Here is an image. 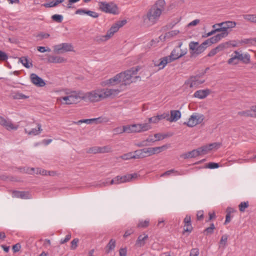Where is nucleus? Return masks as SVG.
Masks as SVG:
<instances>
[{
	"label": "nucleus",
	"mask_w": 256,
	"mask_h": 256,
	"mask_svg": "<svg viewBox=\"0 0 256 256\" xmlns=\"http://www.w3.org/2000/svg\"><path fill=\"white\" fill-rule=\"evenodd\" d=\"M204 82L205 80L202 79L200 76L196 75L190 77V78L185 82V84L188 85L190 88H196Z\"/></svg>",
	"instance_id": "obj_8"
},
{
	"label": "nucleus",
	"mask_w": 256,
	"mask_h": 256,
	"mask_svg": "<svg viewBox=\"0 0 256 256\" xmlns=\"http://www.w3.org/2000/svg\"><path fill=\"white\" fill-rule=\"evenodd\" d=\"M179 58H180L179 50L178 48H175L172 50L170 56L160 58V62L156 66H159V69H163L167 64Z\"/></svg>",
	"instance_id": "obj_5"
},
{
	"label": "nucleus",
	"mask_w": 256,
	"mask_h": 256,
	"mask_svg": "<svg viewBox=\"0 0 256 256\" xmlns=\"http://www.w3.org/2000/svg\"><path fill=\"white\" fill-rule=\"evenodd\" d=\"M198 45V42H191L189 44V48L191 55L192 56L195 54V52L196 50V47Z\"/></svg>",
	"instance_id": "obj_31"
},
{
	"label": "nucleus",
	"mask_w": 256,
	"mask_h": 256,
	"mask_svg": "<svg viewBox=\"0 0 256 256\" xmlns=\"http://www.w3.org/2000/svg\"><path fill=\"white\" fill-rule=\"evenodd\" d=\"M120 76H122L121 74H116L115 76H114L113 78L106 80L104 82L105 85L112 86L118 84L120 83H122L120 80Z\"/></svg>",
	"instance_id": "obj_14"
},
{
	"label": "nucleus",
	"mask_w": 256,
	"mask_h": 256,
	"mask_svg": "<svg viewBox=\"0 0 256 256\" xmlns=\"http://www.w3.org/2000/svg\"><path fill=\"white\" fill-rule=\"evenodd\" d=\"M11 96L14 100H24L29 98L28 96H26L19 92H12Z\"/></svg>",
	"instance_id": "obj_26"
},
{
	"label": "nucleus",
	"mask_w": 256,
	"mask_h": 256,
	"mask_svg": "<svg viewBox=\"0 0 256 256\" xmlns=\"http://www.w3.org/2000/svg\"><path fill=\"white\" fill-rule=\"evenodd\" d=\"M197 150L198 153V156L205 154L210 150L208 145H205L200 148H197Z\"/></svg>",
	"instance_id": "obj_29"
},
{
	"label": "nucleus",
	"mask_w": 256,
	"mask_h": 256,
	"mask_svg": "<svg viewBox=\"0 0 256 256\" xmlns=\"http://www.w3.org/2000/svg\"><path fill=\"white\" fill-rule=\"evenodd\" d=\"M106 36V35H103V36H102V35L97 36L95 38L94 40L98 42H105L110 38H108Z\"/></svg>",
	"instance_id": "obj_39"
},
{
	"label": "nucleus",
	"mask_w": 256,
	"mask_h": 256,
	"mask_svg": "<svg viewBox=\"0 0 256 256\" xmlns=\"http://www.w3.org/2000/svg\"><path fill=\"white\" fill-rule=\"evenodd\" d=\"M205 49L203 48V46H202V44H199L198 43V45L196 47V50L195 52L196 54H198L202 52Z\"/></svg>",
	"instance_id": "obj_55"
},
{
	"label": "nucleus",
	"mask_w": 256,
	"mask_h": 256,
	"mask_svg": "<svg viewBox=\"0 0 256 256\" xmlns=\"http://www.w3.org/2000/svg\"><path fill=\"white\" fill-rule=\"evenodd\" d=\"M98 6L100 9L104 12L114 14H118V6L114 3L100 2Z\"/></svg>",
	"instance_id": "obj_6"
},
{
	"label": "nucleus",
	"mask_w": 256,
	"mask_h": 256,
	"mask_svg": "<svg viewBox=\"0 0 256 256\" xmlns=\"http://www.w3.org/2000/svg\"><path fill=\"white\" fill-rule=\"evenodd\" d=\"M52 19L56 22L60 23L63 20V16L62 15L56 14L52 16Z\"/></svg>",
	"instance_id": "obj_41"
},
{
	"label": "nucleus",
	"mask_w": 256,
	"mask_h": 256,
	"mask_svg": "<svg viewBox=\"0 0 256 256\" xmlns=\"http://www.w3.org/2000/svg\"><path fill=\"white\" fill-rule=\"evenodd\" d=\"M134 156H135L134 152V154H132V152H128V154H124L122 155L121 156V158L124 160H128L131 159V158L136 159V158H135Z\"/></svg>",
	"instance_id": "obj_38"
},
{
	"label": "nucleus",
	"mask_w": 256,
	"mask_h": 256,
	"mask_svg": "<svg viewBox=\"0 0 256 256\" xmlns=\"http://www.w3.org/2000/svg\"><path fill=\"white\" fill-rule=\"evenodd\" d=\"M180 33V31L178 30H173L170 31L166 33L164 35L165 38H169L172 37H173Z\"/></svg>",
	"instance_id": "obj_35"
},
{
	"label": "nucleus",
	"mask_w": 256,
	"mask_h": 256,
	"mask_svg": "<svg viewBox=\"0 0 256 256\" xmlns=\"http://www.w3.org/2000/svg\"><path fill=\"white\" fill-rule=\"evenodd\" d=\"M8 58V56L2 50H0V60H6Z\"/></svg>",
	"instance_id": "obj_64"
},
{
	"label": "nucleus",
	"mask_w": 256,
	"mask_h": 256,
	"mask_svg": "<svg viewBox=\"0 0 256 256\" xmlns=\"http://www.w3.org/2000/svg\"><path fill=\"white\" fill-rule=\"evenodd\" d=\"M184 232H190L192 230V227L191 224V218L190 216L186 215L184 218Z\"/></svg>",
	"instance_id": "obj_19"
},
{
	"label": "nucleus",
	"mask_w": 256,
	"mask_h": 256,
	"mask_svg": "<svg viewBox=\"0 0 256 256\" xmlns=\"http://www.w3.org/2000/svg\"><path fill=\"white\" fill-rule=\"evenodd\" d=\"M48 61L52 63H62L66 62V60L62 56L49 55L48 58Z\"/></svg>",
	"instance_id": "obj_20"
},
{
	"label": "nucleus",
	"mask_w": 256,
	"mask_h": 256,
	"mask_svg": "<svg viewBox=\"0 0 256 256\" xmlns=\"http://www.w3.org/2000/svg\"><path fill=\"white\" fill-rule=\"evenodd\" d=\"M234 54L237 56V58L238 60L242 61L243 63L248 64L250 62V56L248 54H240L236 50L234 52Z\"/></svg>",
	"instance_id": "obj_15"
},
{
	"label": "nucleus",
	"mask_w": 256,
	"mask_h": 256,
	"mask_svg": "<svg viewBox=\"0 0 256 256\" xmlns=\"http://www.w3.org/2000/svg\"><path fill=\"white\" fill-rule=\"evenodd\" d=\"M219 167V164L218 163L210 162L208 164L206 168L210 169L216 168Z\"/></svg>",
	"instance_id": "obj_59"
},
{
	"label": "nucleus",
	"mask_w": 256,
	"mask_h": 256,
	"mask_svg": "<svg viewBox=\"0 0 256 256\" xmlns=\"http://www.w3.org/2000/svg\"><path fill=\"white\" fill-rule=\"evenodd\" d=\"M210 93L209 89L200 90L196 91L194 96L195 98L203 99L206 98Z\"/></svg>",
	"instance_id": "obj_17"
},
{
	"label": "nucleus",
	"mask_w": 256,
	"mask_h": 256,
	"mask_svg": "<svg viewBox=\"0 0 256 256\" xmlns=\"http://www.w3.org/2000/svg\"><path fill=\"white\" fill-rule=\"evenodd\" d=\"M249 204L248 202H241L238 206L239 210L241 212H244L246 208L248 207Z\"/></svg>",
	"instance_id": "obj_37"
},
{
	"label": "nucleus",
	"mask_w": 256,
	"mask_h": 256,
	"mask_svg": "<svg viewBox=\"0 0 256 256\" xmlns=\"http://www.w3.org/2000/svg\"><path fill=\"white\" fill-rule=\"evenodd\" d=\"M100 119V118H90V119H84V123H86L87 124H90L94 122H96V123H97L98 120Z\"/></svg>",
	"instance_id": "obj_50"
},
{
	"label": "nucleus",
	"mask_w": 256,
	"mask_h": 256,
	"mask_svg": "<svg viewBox=\"0 0 256 256\" xmlns=\"http://www.w3.org/2000/svg\"><path fill=\"white\" fill-rule=\"evenodd\" d=\"M19 61L26 68H30L32 66V63L29 62L27 57L22 56L20 58Z\"/></svg>",
	"instance_id": "obj_27"
},
{
	"label": "nucleus",
	"mask_w": 256,
	"mask_h": 256,
	"mask_svg": "<svg viewBox=\"0 0 256 256\" xmlns=\"http://www.w3.org/2000/svg\"><path fill=\"white\" fill-rule=\"evenodd\" d=\"M30 171H31V172H30V174H31L35 173L36 174H40L42 176H47L48 175V171L44 169H42L40 168H32L30 169Z\"/></svg>",
	"instance_id": "obj_28"
},
{
	"label": "nucleus",
	"mask_w": 256,
	"mask_h": 256,
	"mask_svg": "<svg viewBox=\"0 0 256 256\" xmlns=\"http://www.w3.org/2000/svg\"><path fill=\"white\" fill-rule=\"evenodd\" d=\"M2 126L8 130H16L18 128V126L14 124L8 118H7V120Z\"/></svg>",
	"instance_id": "obj_22"
},
{
	"label": "nucleus",
	"mask_w": 256,
	"mask_h": 256,
	"mask_svg": "<svg viewBox=\"0 0 256 256\" xmlns=\"http://www.w3.org/2000/svg\"><path fill=\"white\" fill-rule=\"evenodd\" d=\"M150 220H144L140 221L138 224V228H146L149 225Z\"/></svg>",
	"instance_id": "obj_40"
},
{
	"label": "nucleus",
	"mask_w": 256,
	"mask_h": 256,
	"mask_svg": "<svg viewBox=\"0 0 256 256\" xmlns=\"http://www.w3.org/2000/svg\"><path fill=\"white\" fill-rule=\"evenodd\" d=\"M86 14L94 18H96L98 16V13L89 10H86Z\"/></svg>",
	"instance_id": "obj_57"
},
{
	"label": "nucleus",
	"mask_w": 256,
	"mask_h": 256,
	"mask_svg": "<svg viewBox=\"0 0 256 256\" xmlns=\"http://www.w3.org/2000/svg\"><path fill=\"white\" fill-rule=\"evenodd\" d=\"M156 140H154L153 138H152V137H149L146 140H144L142 141L140 144H138V146H148V144H147V142H154L155 141H156Z\"/></svg>",
	"instance_id": "obj_45"
},
{
	"label": "nucleus",
	"mask_w": 256,
	"mask_h": 256,
	"mask_svg": "<svg viewBox=\"0 0 256 256\" xmlns=\"http://www.w3.org/2000/svg\"><path fill=\"white\" fill-rule=\"evenodd\" d=\"M222 146V144L220 142H214L212 144H208V146L210 150H217L220 148Z\"/></svg>",
	"instance_id": "obj_43"
},
{
	"label": "nucleus",
	"mask_w": 256,
	"mask_h": 256,
	"mask_svg": "<svg viewBox=\"0 0 256 256\" xmlns=\"http://www.w3.org/2000/svg\"><path fill=\"white\" fill-rule=\"evenodd\" d=\"M220 34H217L216 36L218 38L219 41L222 38L227 36L229 34L228 31H220Z\"/></svg>",
	"instance_id": "obj_47"
},
{
	"label": "nucleus",
	"mask_w": 256,
	"mask_h": 256,
	"mask_svg": "<svg viewBox=\"0 0 256 256\" xmlns=\"http://www.w3.org/2000/svg\"><path fill=\"white\" fill-rule=\"evenodd\" d=\"M199 254V250L197 248H194L191 250L190 256H198Z\"/></svg>",
	"instance_id": "obj_54"
},
{
	"label": "nucleus",
	"mask_w": 256,
	"mask_h": 256,
	"mask_svg": "<svg viewBox=\"0 0 256 256\" xmlns=\"http://www.w3.org/2000/svg\"><path fill=\"white\" fill-rule=\"evenodd\" d=\"M198 156V153L197 149H196L185 154H183L180 156V157L184 159H187L189 158H196Z\"/></svg>",
	"instance_id": "obj_21"
},
{
	"label": "nucleus",
	"mask_w": 256,
	"mask_h": 256,
	"mask_svg": "<svg viewBox=\"0 0 256 256\" xmlns=\"http://www.w3.org/2000/svg\"><path fill=\"white\" fill-rule=\"evenodd\" d=\"M100 147L94 146L89 148L88 152L90 153L96 154L99 153Z\"/></svg>",
	"instance_id": "obj_61"
},
{
	"label": "nucleus",
	"mask_w": 256,
	"mask_h": 256,
	"mask_svg": "<svg viewBox=\"0 0 256 256\" xmlns=\"http://www.w3.org/2000/svg\"><path fill=\"white\" fill-rule=\"evenodd\" d=\"M148 238V234H144V235L139 236L136 242V244L140 247L144 246L146 244V240H147Z\"/></svg>",
	"instance_id": "obj_24"
},
{
	"label": "nucleus",
	"mask_w": 256,
	"mask_h": 256,
	"mask_svg": "<svg viewBox=\"0 0 256 256\" xmlns=\"http://www.w3.org/2000/svg\"><path fill=\"white\" fill-rule=\"evenodd\" d=\"M172 174H174L175 175H182V174L180 173L179 172L176 170L174 169L166 171L164 173L161 174L160 176H170Z\"/></svg>",
	"instance_id": "obj_33"
},
{
	"label": "nucleus",
	"mask_w": 256,
	"mask_h": 256,
	"mask_svg": "<svg viewBox=\"0 0 256 256\" xmlns=\"http://www.w3.org/2000/svg\"><path fill=\"white\" fill-rule=\"evenodd\" d=\"M38 50L40 52H50L51 51L50 48H46L44 46H38L37 48Z\"/></svg>",
	"instance_id": "obj_63"
},
{
	"label": "nucleus",
	"mask_w": 256,
	"mask_h": 256,
	"mask_svg": "<svg viewBox=\"0 0 256 256\" xmlns=\"http://www.w3.org/2000/svg\"><path fill=\"white\" fill-rule=\"evenodd\" d=\"M231 208H228L226 210L227 214H226V220L224 222V224H227L230 221V212Z\"/></svg>",
	"instance_id": "obj_49"
},
{
	"label": "nucleus",
	"mask_w": 256,
	"mask_h": 256,
	"mask_svg": "<svg viewBox=\"0 0 256 256\" xmlns=\"http://www.w3.org/2000/svg\"><path fill=\"white\" fill-rule=\"evenodd\" d=\"M79 242V240L77 238L74 239L70 242V249L74 250L78 247V244Z\"/></svg>",
	"instance_id": "obj_48"
},
{
	"label": "nucleus",
	"mask_w": 256,
	"mask_h": 256,
	"mask_svg": "<svg viewBox=\"0 0 256 256\" xmlns=\"http://www.w3.org/2000/svg\"><path fill=\"white\" fill-rule=\"evenodd\" d=\"M116 178L117 180L116 182H118V184L124 182H128L126 174L124 176H118L116 177Z\"/></svg>",
	"instance_id": "obj_34"
},
{
	"label": "nucleus",
	"mask_w": 256,
	"mask_h": 256,
	"mask_svg": "<svg viewBox=\"0 0 256 256\" xmlns=\"http://www.w3.org/2000/svg\"><path fill=\"white\" fill-rule=\"evenodd\" d=\"M140 132L147 131L151 128L150 125L148 123L140 124Z\"/></svg>",
	"instance_id": "obj_36"
},
{
	"label": "nucleus",
	"mask_w": 256,
	"mask_h": 256,
	"mask_svg": "<svg viewBox=\"0 0 256 256\" xmlns=\"http://www.w3.org/2000/svg\"><path fill=\"white\" fill-rule=\"evenodd\" d=\"M135 158H142L150 156V153L149 148L134 151Z\"/></svg>",
	"instance_id": "obj_12"
},
{
	"label": "nucleus",
	"mask_w": 256,
	"mask_h": 256,
	"mask_svg": "<svg viewBox=\"0 0 256 256\" xmlns=\"http://www.w3.org/2000/svg\"><path fill=\"white\" fill-rule=\"evenodd\" d=\"M54 51L56 53H62L64 52L72 51L73 49L72 46L68 43H62L56 45L54 46Z\"/></svg>",
	"instance_id": "obj_10"
},
{
	"label": "nucleus",
	"mask_w": 256,
	"mask_h": 256,
	"mask_svg": "<svg viewBox=\"0 0 256 256\" xmlns=\"http://www.w3.org/2000/svg\"><path fill=\"white\" fill-rule=\"evenodd\" d=\"M114 133L115 134H120L124 132V126L122 127H118L114 129Z\"/></svg>",
	"instance_id": "obj_53"
},
{
	"label": "nucleus",
	"mask_w": 256,
	"mask_h": 256,
	"mask_svg": "<svg viewBox=\"0 0 256 256\" xmlns=\"http://www.w3.org/2000/svg\"><path fill=\"white\" fill-rule=\"evenodd\" d=\"M56 4L54 2V0H53L49 2L44 3L42 4V6L45 8H52L56 6Z\"/></svg>",
	"instance_id": "obj_60"
},
{
	"label": "nucleus",
	"mask_w": 256,
	"mask_h": 256,
	"mask_svg": "<svg viewBox=\"0 0 256 256\" xmlns=\"http://www.w3.org/2000/svg\"><path fill=\"white\" fill-rule=\"evenodd\" d=\"M204 120V116L203 114L194 113L190 116L188 121L187 122H184V124L186 125L188 127L192 128L202 123Z\"/></svg>",
	"instance_id": "obj_7"
},
{
	"label": "nucleus",
	"mask_w": 256,
	"mask_h": 256,
	"mask_svg": "<svg viewBox=\"0 0 256 256\" xmlns=\"http://www.w3.org/2000/svg\"><path fill=\"white\" fill-rule=\"evenodd\" d=\"M209 41V43L211 44H213L216 43L219 41L218 38H217L216 36H212L210 38L208 39Z\"/></svg>",
	"instance_id": "obj_62"
},
{
	"label": "nucleus",
	"mask_w": 256,
	"mask_h": 256,
	"mask_svg": "<svg viewBox=\"0 0 256 256\" xmlns=\"http://www.w3.org/2000/svg\"><path fill=\"white\" fill-rule=\"evenodd\" d=\"M166 4L164 0H158L148 10L147 14L143 16L144 22L148 26L156 23L159 19Z\"/></svg>",
	"instance_id": "obj_2"
},
{
	"label": "nucleus",
	"mask_w": 256,
	"mask_h": 256,
	"mask_svg": "<svg viewBox=\"0 0 256 256\" xmlns=\"http://www.w3.org/2000/svg\"><path fill=\"white\" fill-rule=\"evenodd\" d=\"M221 27L220 28L221 31H228L230 28H234L236 26V22L232 21H226L220 22Z\"/></svg>",
	"instance_id": "obj_18"
},
{
	"label": "nucleus",
	"mask_w": 256,
	"mask_h": 256,
	"mask_svg": "<svg viewBox=\"0 0 256 256\" xmlns=\"http://www.w3.org/2000/svg\"><path fill=\"white\" fill-rule=\"evenodd\" d=\"M120 92L118 89L98 88L86 93L82 92V100L90 102H98Z\"/></svg>",
	"instance_id": "obj_1"
},
{
	"label": "nucleus",
	"mask_w": 256,
	"mask_h": 256,
	"mask_svg": "<svg viewBox=\"0 0 256 256\" xmlns=\"http://www.w3.org/2000/svg\"><path fill=\"white\" fill-rule=\"evenodd\" d=\"M124 132H127V133L133 132V130H132V124L124 126Z\"/></svg>",
	"instance_id": "obj_52"
},
{
	"label": "nucleus",
	"mask_w": 256,
	"mask_h": 256,
	"mask_svg": "<svg viewBox=\"0 0 256 256\" xmlns=\"http://www.w3.org/2000/svg\"><path fill=\"white\" fill-rule=\"evenodd\" d=\"M238 60L237 58V56L236 54H234V55H232V58H230L228 61V63L230 64H238Z\"/></svg>",
	"instance_id": "obj_42"
},
{
	"label": "nucleus",
	"mask_w": 256,
	"mask_h": 256,
	"mask_svg": "<svg viewBox=\"0 0 256 256\" xmlns=\"http://www.w3.org/2000/svg\"><path fill=\"white\" fill-rule=\"evenodd\" d=\"M170 116L167 118V120L170 122H175L181 117V112L178 110H172L170 112Z\"/></svg>",
	"instance_id": "obj_16"
},
{
	"label": "nucleus",
	"mask_w": 256,
	"mask_h": 256,
	"mask_svg": "<svg viewBox=\"0 0 256 256\" xmlns=\"http://www.w3.org/2000/svg\"><path fill=\"white\" fill-rule=\"evenodd\" d=\"M228 236L226 234H224L222 236L220 240V247L222 245H223V248H224V247L226 245L227 240H228Z\"/></svg>",
	"instance_id": "obj_46"
},
{
	"label": "nucleus",
	"mask_w": 256,
	"mask_h": 256,
	"mask_svg": "<svg viewBox=\"0 0 256 256\" xmlns=\"http://www.w3.org/2000/svg\"><path fill=\"white\" fill-rule=\"evenodd\" d=\"M126 23V20L117 21L115 22L106 32V37L111 38L114 34L119 29Z\"/></svg>",
	"instance_id": "obj_9"
},
{
	"label": "nucleus",
	"mask_w": 256,
	"mask_h": 256,
	"mask_svg": "<svg viewBox=\"0 0 256 256\" xmlns=\"http://www.w3.org/2000/svg\"><path fill=\"white\" fill-rule=\"evenodd\" d=\"M238 114L240 116L248 117H253L254 116V114L252 112L251 109L250 110H246L244 111H242L238 112Z\"/></svg>",
	"instance_id": "obj_32"
},
{
	"label": "nucleus",
	"mask_w": 256,
	"mask_h": 256,
	"mask_svg": "<svg viewBox=\"0 0 256 256\" xmlns=\"http://www.w3.org/2000/svg\"><path fill=\"white\" fill-rule=\"evenodd\" d=\"M80 99L82 100V92L80 91H74L71 92L67 96L59 98V100L66 104H76L78 102Z\"/></svg>",
	"instance_id": "obj_4"
},
{
	"label": "nucleus",
	"mask_w": 256,
	"mask_h": 256,
	"mask_svg": "<svg viewBox=\"0 0 256 256\" xmlns=\"http://www.w3.org/2000/svg\"><path fill=\"white\" fill-rule=\"evenodd\" d=\"M116 247V240L114 239H110L106 247V254L110 253L114 250Z\"/></svg>",
	"instance_id": "obj_25"
},
{
	"label": "nucleus",
	"mask_w": 256,
	"mask_h": 256,
	"mask_svg": "<svg viewBox=\"0 0 256 256\" xmlns=\"http://www.w3.org/2000/svg\"><path fill=\"white\" fill-rule=\"evenodd\" d=\"M132 128L133 132H140V124H132Z\"/></svg>",
	"instance_id": "obj_58"
},
{
	"label": "nucleus",
	"mask_w": 256,
	"mask_h": 256,
	"mask_svg": "<svg viewBox=\"0 0 256 256\" xmlns=\"http://www.w3.org/2000/svg\"><path fill=\"white\" fill-rule=\"evenodd\" d=\"M168 136V135L166 134H161L160 133L156 134L154 135V136L156 138V140H162L165 138H166Z\"/></svg>",
	"instance_id": "obj_51"
},
{
	"label": "nucleus",
	"mask_w": 256,
	"mask_h": 256,
	"mask_svg": "<svg viewBox=\"0 0 256 256\" xmlns=\"http://www.w3.org/2000/svg\"><path fill=\"white\" fill-rule=\"evenodd\" d=\"M138 70V67H133L124 72L119 73L122 74L120 76L121 85L126 86L132 82L134 81L132 79L137 74Z\"/></svg>",
	"instance_id": "obj_3"
},
{
	"label": "nucleus",
	"mask_w": 256,
	"mask_h": 256,
	"mask_svg": "<svg viewBox=\"0 0 256 256\" xmlns=\"http://www.w3.org/2000/svg\"><path fill=\"white\" fill-rule=\"evenodd\" d=\"M242 16L245 20L256 24V14H244Z\"/></svg>",
	"instance_id": "obj_30"
},
{
	"label": "nucleus",
	"mask_w": 256,
	"mask_h": 256,
	"mask_svg": "<svg viewBox=\"0 0 256 256\" xmlns=\"http://www.w3.org/2000/svg\"><path fill=\"white\" fill-rule=\"evenodd\" d=\"M37 126L38 129L32 128L30 130H28L26 129H25L24 132L26 134H28V135H38L42 131V126L40 124H37Z\"/></svg>",
	"instance_id": "obj_23"
},
{
	"label": "nucleus",
	"mask_w": 256,
	"mask_h": 256,
	"mask_svg": "<svg viewBox=\"0 0 256 256\" xmlns=\"http://www.w3.org/2000/svg\"><path fill=\"white\" fill-rule=\"evenodd\" d=\"M12 197L22 199H30L31 196L28 192L14 190L12 192Z\"/></svg>",
	"instance_id": "obj_13"
},
{
	"label": "nucleus",
	"mask_w": 256,
	"mask_h": 256,
	"mask_svg": "<svg viewBox=\"0 0 256 256\" xmlns=\"http://www.w3.org/2000/svg\"><path fill=\"white\" fill-rule=\"evenodd\" d=\"M30 79L31 82L38 87H42L46 85L44 80L36 74H30Z\"/></svg>",
	"instance_id": "obj_11"
},
{
	"label": "nucleus",
	"mask_w": 256,
	"mask_h": 256,
	"mask_svg": "<svg viewBox=\"0 0 256 256\" xmlns=\"http://www.w3.org/2000/svg\"><path fill=\"white\" fill-rule=\"evenodd\" d=\"M126 176L128 179V182H130L133 179L136 178L139 175L136 173H134L132 174H127Z\"/></svg>",
	"instance_id": "obj_56"
},
{
	"label": "nucleus",
	"mask_w": 256,
	"mask_h": 256,
	"mask_svg": "<svg viewBox=\"0 0 256 256\" xmlns=\"http://www.w3.org/2000/svg\"><path fill=\"white\" fill-rule=\"evenodd\" d=\"M215 228V226L214 224H211L210 227L206 228L204 232L206 234H212L214 232V230Z\"/></svg>",
	"instance_id": "obj_44"
}]
</instances>
